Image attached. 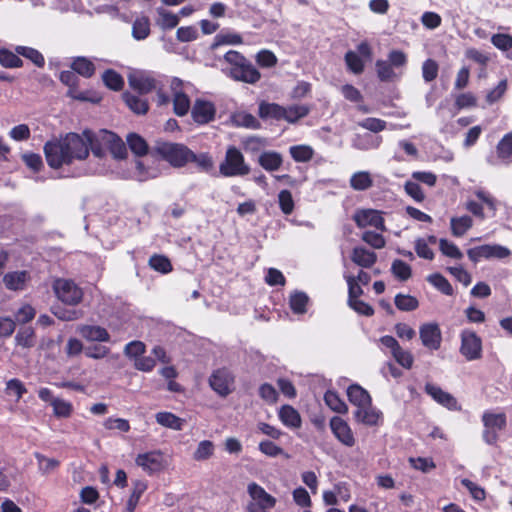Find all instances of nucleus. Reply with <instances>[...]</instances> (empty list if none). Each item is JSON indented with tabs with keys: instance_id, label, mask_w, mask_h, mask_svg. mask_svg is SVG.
Here are the masks:
<instances>
[{
	"instance_id": "obj_1",
	"label": "nucleus",
	"mask_w": 512,
	"mask_h": 512,
	"mask_svg": "<svg viewBox=\"0 0 512 512\" xmlns=\"http://www.w3.org/2000/svg\"><path fill=\"white\" fill-rule=\"evenodd\" d=\"M85 139L77 133H68L63 139L48 141L44 145L47 164L53 169H59L64 164H71L74 159L84 160L89 155V147L95 155L100 153L93 147L94 135L84 131Z\"/></svg>"
},
{
	"instance_id": "obj_2",
	"label": "nucleus",
	"mask_w": 512,
	"mask_h": 512,
	"mask_svg": "<svg viewBox=\"0 0 512 512\" xmlns=\"http://www.w3.org/2000/svg\"><path fill=\"white\" fill-rule=\"evenodd\" d=\"M224 60L231 65L229 76L233 80L255 84L261 79L259 70L240 52L229 50Z\"/></svg>"
},
{
	"instance_id": "obj_3",
	"label": "nucleus",
	"mask_w": 512,
	"mask_h": 512,
	"mask_svg": "<svg viewBox=\"0 0 512 512\" xmlns=\"http://www.w3.org/2000/svg\"><path fill=\"white\" fill-rule=\"evenodd\" d=\"M251 172L242 151L234 146L227 147L224 159L219 164V173L223 177H243Z\"/></svg>"
},
{
	"instance_id": "obj_4",
	"label": "nucleus",
	"mask_w": 512,
	"mask_h": 512,
	"mask_svg": "<svg viewBox=\"0 0 512 512\" xmlns=\"http://www.w3.org/2000/svg\"><path fill=\"white\" fill-rule=\"evenodd\" d=\"M155 153L172 167L181 168L189 163L193 151L182 143L159 141L154 147Z\"/></svg>"
},
{
	"instance_id": "obj_5",
	"label": "nucleus",
	"mask_w": 512,
	"mask_h": 512,
	"mask_svg": "<svg viewBox=\"0 0 512 512\" xmlns=\"http://www.w3.org/2000/svg\"><path fill=\"white\" fill-rule=\"evenodd\" d=\"M481 421L483 424V441L488 445H496L499 440V433L505 430L507 426L506 414L487 410L482 414Z\"/></svg>"
},
{
	"instance_id": "obj_6",
	"label": "nucleus",
	"mask_w": 512,
	"mask_h": 512,
	"mask_svg": "<svg viewBox=\"0 0 512 512\" xmlns=\"http://www.w3.org/2000/svg\"><path fill=\"white\" fill-rule=\"evenodd\" d=\"M459 352L467 361L481 359L483 355L481 337L472 329H463L460 332Z\"/></svg>"
},
{
	"instance_id": "obj_7",
	"label": "nucleus",
	"mask_w": 512,
	"mask_h": 512,
	"mask_svg": "<svg viewBox=\"0 0 512 512\" xmlns=\"http://www.w3.org/2000/svg\"><path fill=\"white\" fill-rule=\"evenodd\" d=\"M247 492L251 497V501L247 505L248 512H268L276 505V498L256 482L248 484Z\"/></svg>"
},
{
	"instance_id": "obj_8",
	"label": "nucleus",
	"mask_w": 512,
	"mask_h": 512,
	"mask_svg": "<svg viewBox=\"0 0 512 512\" xmlns=\"http://www.w3.org/2000/svg\"><path fill=\"white\" fill-rule=\"evenodd\" d=\"M208 382L210 388L221 397H227L235 389V375L227 367L215 369Z\"/></svg>"
},
{
	"instance_id": "obj_9",
	"label": "nucleus",
	"mask_w": 512,
	"mask_h": 512,
	"mask_svg": "<svg viewBox=\"0 0 512 512\" xmlns=\"http://www.w3.org/2000/svg\"><path fill=\"white\" fill-rule=\"evenodd\" d=\"M53 288L58 299L67 305H77L82 301L83 291L72 280L58 279Z\"/></svg>"
},
{
	"instance_id": "obj_10",
	"label": "nucleus",
	"mask_w": 512,
	"mask_h": 512,
	"mask_svg": "<svg viewBox=\"0 0 512 512\" xmlns=\"http://www.w3.org/2000/svg\"><path fill=\"white\" fill-rule=\"evenodd\" d=\"M135 463L150 476L161 472L166 464L164 454L160 450L138 454L135 458Z\"/></svg>"
},
{
	"instance_id": "obj_11",
	"label": "nucleus",
	"mask_w": 512,
	"mask_h": 512,
	"mask_svg": "<svg viewBox=\"0 0 512 512\" xmlns=\"http://www.w3.org/2000/svg\"><path fill=\"white\" fill-rule=\"evenodd\" d=\"M329 427L334 437L343 446L351 448L356 444L354 432L343 418L333 416L329 421Z\"/></svg>"
},
{
	"instance_id": "obj_12",
	"label": "nucleus",
	"mask_w": 512,
	"mask_h": 512,
	"mask_svg": "<svg viewBox=\"0 0 512 512\" xmlns=\"http://www.w3.org/2000/svg\"><path fill=\"white\" fill-rule=\"evenodd\" d=\"M129 86L139 94H148L158 88L160 82L148 71H136L128 77Z\"/></svg>"
},
{
	"instance_id": "obj_13",
	"label": "nucleus",
	"mask_w": 512,
	"mask_h": 512,
	"mask_svg": "<svg viewBox=\"0 0 512 512\" xmlns=\"http://www.w3.org/2000/svg\"><path fill=\"white\" fill-rule=\"evenodd\" d=\"M191 116L198 125H206L214 121L216 117V107L213 102L196 99L191 109Z\"/></svg>"
},
{
	"instance_id": "obj_14",
	"label": "nucleus",
	"mask_w": 512,
	"mask_h": 512,
	"mask_svg": "<svg viewBox=\"0 0 512 512\" xmlns=\"http://www.w3.org/2000/svg\"><path fill=\"white\" fill-rule=\"evenodd\" d=\"M424 391L434 401H436L438 404L447 408L450 411H458L461 409L460 405L458 404L457 399L452 394L442 390L437 385H434L432 383H426L425 387H424Z\"/></svg>"
},
{
	"instance_id": "obj_15",
	"label": "nucleus",
	"mask_w": 512,
	"mask_h": 512,
	"mask_svg": "<svg viewBox=\"0 0 512 512\" xmlns=\"http://www.w3.org/2000/svg\"><path fill=\"white\" fill-rule=\"evenodd\" d=\"M419 335L423 346L438 350L442 343V333L437 323H425L420 326Z\"/></svg>"
},
{
	"instance_id": "obj_16",
	"label": "nucleus",
	"mask_w": 512,
	"mask_h": 512,
	"mask_svg": "<svg viewBox=\"0 0 512 512\" xmlns=\"http://www.w3.org/2000/svg\"><path fill=\"white\" fill-rule=\"evenodd\" d=\"M353 220L360 228L372 226L376 229H384V218L381 212L375 209H358L353 215Z\"/></svg>"
},
{
	"instance_id": "obj_17",
	"label": "nucleus",
	"mask_w": 512,
	"mask_h": 512,
	"mask_svg": "<svg viewBox=\"0 0 512 512\" xmlns=\"http://www.w3.org/2000/svg\"><path fill=\"white\" fill-rule=\"evenodd\" d=\"M59 80L62 84L68 87V97L80 101L88 100L86 94L84 92L79 91V78L72 69L61 71L59 75Z\"/></svg>"
},
{
	"instance_id": "obj_18",
	"label": "nucleus",
	"mask_w": 512,
	"mask_h": 512,
	"mask_svg": "<svg viewBox=\"0 0 512 512\" xmlns=\"http://www.w3.org/2000/svg\"><path fill=\"white\" fill-rule=\"evenodd\" d=\"M354 419L356 422L366 426H377L382 420V412L373 407L372 403L369 406H363L354 411Z\"/></svg>"
},
{
	"instance_id": "obj_19",
	"label": "nucleus",
	"mask_w": 512,
	"mask_h": 512,
	"mask_svg": "<svg viewBox=\"0 0 512 512\" xmlns=\"http://www.w3.org/2000/svg\"><path fill=\"white\" fill-rule=\"evenodd\" d=\"M30 273L26 270L8 272L3 276V283L10 291H22L30 281Z\"/></svg>"
},
{
	"instance_id": "obj_20",
	"label": "nucleus",
	"mask_w": 512,
	"mask_h": 512,
	"mask_svg": "<svg viewBox=\"0 0 512 512\" xmlns=\"http://www.w3.org/2000/svg\"><path fill=\"white\" fill-rule=\"evenodd\" d=\"M79 334L87 341L108 342L110 341L109 332L98 325H81L78 328Z\"/></svg>"
},
{
	"instance_id": "obj_21",
	"label": "nucleus",
	"mask_w": 512,
	"mask_h": 512,
	"mask_svg": "<svg viewBox=\"0 0 512 512\" xmlns=\"http://www.w3.org/2000/svg\"><path fill=\"white\" fill-rule=\"evenodd\" d=\"M347 397L349 402L356 406L357 409L363 406H369L372 402L369 392L359 384H351L347 388Z\"/></svg>"
},
{
	"instance_id": "obj_22",
	"label": "nucleus",
	"mask_w": 512,
	"mask_h": 512,
	"mask_svg": "<svg viewBox=\"0 0 512 512\" xmlns=\"http://www.w3.org/2000/svg\"><path fill=\"white\" fill-rule=\"evenodd\" d=\"M278 417L283 425L291 429H298L302 425L299 412L291 405L285 404L280 407Z\"/></svg>"
},
{
	"instance_id": "obj_23",
	"label": "nucleus",
	"mask_w": 512,
	"mask_h": 512,
	"mask_svg": "<svg viewBox=\"0 0 512 512\" xmlns=\"http://www.w3.org/2000/svg\"><path fill=\"white\" fill-rule=\"evenodd\" d=\"M258 116L262 120L281 121L284 117V106L278 103L261 101L258 106Z\"/></svg>"
},
{
	"instance_id": "obj_24",
	"label": "nucleus",
	"mask_w": 512,
	"mask_h": 512,
	"mask_svg": "<svg viewBox=\"0 0 512 512\" xmlns=\"http://www.w3.org/2000/svg\"><path fill=\"white\" fill-rule=\"evenodd\" d=\"M258 164L266 171H277L283 164V157L277 151H264L258 157Z\"/></svg>"
},
{
	"instance_id": "obj_25",
	"label": "nucleus",
	"mask_w": 512,
	"mask_h": 512,
	"mask_svg": "<svg viewBox=\"0 0 512 512\" xmlns=\"http://www.w3.org/2000/svg\"><path fill=\"white\" fill-rule=\"evenodd\" d=\"M351 260L362 268H370L376 263L377 255L375 252L359 246L353 248Z\"/></svg>"
},
{
	"instance_id": "obj_26",
	"label": "nucleus",
	"mask_w": 512,
	"mask_h": 512,
	"mask_svg": "<svg viewBox=\"0 0 512 512\" xmlns=\"http://www.w3.org/2000/svg\"><path fill=\"white\" fill-rule=\"evenodd\" d=\"M70 68L84 78H91L96 71L95 64L87 57L77 56L72 59Z\"/></svg>"
},
{
	"instance_id": "obj_27",
	"label": "nucleus",
	"mask_w": 512,
	"mask_h": 512,
	"mask_svg": "<svg viewBox=\"0 0 512 512\" xmlns=\"http://www.w3.org/2000/svg\"><path fill=\"white\" fill-rule=\"evenodd\" d=\"M122 98L131 111L138 115H145L149 110V103L146 99L134 95L130 92H124Z\"/></svg>"
},
{
	"instance_id": "obj_28",
	"label": "nucleus",
	"mask_w": 512,
	"mask_h": 512,
	"mask_svg": "<svg viewBox=\"0 0 512 512\" xmlns=\"http://www.w3.org/2000/svg\"><path fill=\"white\" fill-rule=\"evenodd\" d=\"M310 113V107L308 105H290L288 107H284V117L282 120L295 124L300 119L306 117Z\"/></svg>"
},
{
	"instance_id": "obj_29",
	"label": "nucleus",
	"mask_w": 512,
	"mask_h": 512,
	"mask_svg": "<svg viewBox=\"0 0 512 512\" xmlns=\"http://www.w3.org/2000/svg\"><path fill=\"white\" fill-rule=\"evenodd\" d=\"M156 421L163 427L173 430H182L185 420L176 416L171 412H158L156 414Z\"/></svg>"
},
{
	"instance_id": "obj_30",
	"label": "nucleus",
	"mask_w": 512,
	"mask_h": 512,
	"mask_svg": "<svg viewBox=\"0 0 512 512\" xmlns=\"http://www.w3.org/2000/svg\"><path fill=\"white\" fill-rule=\"evenodd\" d=\"M157 13L159 17L156 20V24L162 30H171L179 24L180 19L177 14H174L162 7L157 8Z\"/></svg>"
},
{
	"instance_id": "obj_31",
	"label": "nucleus",
	"mask_w": 512,
	"mask_h": 512,
	"mask_svg": "<svg viewBox=\"0 0 512 512\" xmlns=\"http://www.w3.org/2000/svg\"><path fill=\"white\" fill-rule=\"evenodd\" d=\"M150 19L147 16L137 17L132 25V36L136 40L146 39L151 32Z\"/></svg>"
},
{
	"instance_id": "obj_32",
	"label": "nucleus",
	"mask_w": 512,
	"mask_h": 512,
	"mask_svg": "<svg viewBox=\"0 0 512 512\" xmlns=\"http://www.w3.org/2000/svg\"><path fill=\"white\" fill-rule=\"evenodd\" d=\"M16 345L23 348H32L36 344V333L35 330L28 327H21L15 335Z\"/></svg>"
},
{
	"instance_id": "obj_33",
	"label": "nucleus",
	"mask_w": 512,
	"mask_h": 512,
	"mask_svg": "<svg viewBox=\"0 0 512 512\" xmlns=\"http://www.w3.org/2000/svg\"><path fill=\"white\" fill-rule=\"evenodd\" d=\"M350 186L356 191H365L373 186V179L369 172L359 171L351 176Z\"/></svg>"
},
{
	"instance_id": "obj_34",
	"label": "nucleus",
	"mask_w": 512,
	"mask_h": 512,
	"mask_svg": "<svg viewBox=\"0 0 512 512\" xmlns=\"http://www.w3.org/2000/svg\"><path fill=\"white\" fill-rule=\"evenodd\" d=\"M232 122L237 127H244L248 129H259L261 123L257 118L248 112H239L232 115Z\"/></svg>"
},
{
	"instance_id": "obj_35",
	"label": "nucleus",
	"mask_w": 512,
	"mask_h": 512,
	"mask_svg": "<svg viewBox=\"0 0 512 512\" xmlns=\"http://www.w3.org/2000/svg\"><path fill=\"white\" fill-rule=\"evenodd\" d=\"M309 297L305 292L296 291L290 295L289 306L293 313L304 314L307 311Z\"/></svg>"
},
{
	"instance_id": "obj_36",
	"label": "nucleus",
	"mask_w": 512,
	"mask_h": 512,
	"mask_svg": "<svg viewBox=\"0 0 512 512\" xmlns=\"http://www.w3.org/2000/svg\"><path fill=\"white\" fill-rule=\"evenodd\" d=\"M324 401L331 410L337 413L346 414L348 412L347 404L340 398L336 391H326L324 394Z\"/></svg>"
},
{
	"instance_id": "obj_37",
	"label": "nucleus",
	"mask_w": 512,
	"mask_h": 512,
	"mask_svg": "<svg viewBox=\"0 0 512 512\" xmlns=\"http://www.w3.org/2000/svg\"><path fill=\"white\" fill-rule=\"evenodd\" d=\"M127 144L136 156L142 157L148 153V144L146 140L137 133H130L127 136Z\"/></svg>"
},
{
	"instance_id": "obj_38",
	"label": "nucleus",
	"mask_w": 512,
	"mask_h": 512,
	"mask_svg": "<svg viewBox=\"0 0 512 512\" xmlns=\"http://www.w3.org/2000/svg\"><path fill=\"white\" fill-rule=\"evenodd\" d=\"M15 52H17V54H19L20 56H23L24 58L30 60L34 65H36L39 68H42L45 65L44 56L35 48L27 46H17L15 48Z\"/></svg>"
},
{
	"instance_id": "obj_39",
	"label": "nucleus",
	"mask_w": 512,
	"mask_h": 512,
	"mask_svg": "<svg viewBox=\"0 0 512 512\" xmlns=\"http://www.w3.org/2000/svg\"><path fill=\"white\" fill-rule=\"evenodd\" d=\"M451 231L456 237L463 236L473 225V220L470 216H461L451 218Z\"/></svg>"
},
{
	"instance_id": "obj_40",
	"label": "nucleus",
	"mask_w": 512,
	"mask_h": 512,
	"mask_svg": "<svg viewBox=\"0 0 512 512\" xmlns=\"http://www.w3.org/2000/svg\"><path fill=\"white\" fill-rule=\"evenodd\" d=\"M427 281L442 294L452 296L454 289L450 282L440 273H433L427 277Z\"/></svg>"
},
{
	"instance_id": "obj_41",
	"label": "nucleus",
	"mask_w": 512,
	"mask_h": 512,
	"mask_svg": "<svg viewBox=\"0 0 512 512\" xmlns=\"http://www.w3.org/2000/svg\"><path fill=\"white\" fill-rule=\"evenodd\" d=\"M394 303L398 310L405 312L414 311L419 307V301L416 297L402 293L395 296Z\"/></svg>"
},
{
	"instance_id": "obj_42",
	"label": "nucleus",
	"mask_w": 512,
	"mask_h": 512,
	"mask_svg": "<svg viewBox=\"0 0 512 512\" xmlns=\"http://www.w3.org/2000/svg\"><path fill=\"white\" fill-rule=\"evenodd\" d=\"M102 80L106 87L113 91H120L124 87L123 77L113 69H107L102 75Z\"/></svg>"
},
{
	"instance_id": "obj_43",
	"label": "nucleus",
	"mask_w": 512,
	"mask_h": 512,
	"mask_svg": "<svg viewBox=\"0 0 512 512\" xmlns=\"http://www.w3.org/2000/svg\"><path fill=\"white\" fill-rule=\"evenodd\" d=\"M189 163H195L198 170L205 173H210L214 167L213 158L207 152L200 154L193 152V156L189 157Z\"/></svg>"
},
{
	"instance_id": "obj_44",
	"label": "nucleus",
	"mask_w": 512,
	"mask_h": 512,
	"mask_svg": "<svg viewBox=\"0 0 512 512\" xmlns=\"http://www.w3.org/2000/svg\"><path fill=\"white\" fill-rule=\"evenodd\" d=\"M190 109V99L183 91H177L173 98L174 113L179 116H185Z\"/></svg>"
},
{
	"instance_id": "obj_45",
	"label": "nucleus",
	"mask_w": 512,
	"mask_h": 512,
	"mask_svg": "<svg viewBox=\"0 0 512 512\" xmlns=\"http://www.w3.org/2000/svg\"><path fill=\"white\" fill-rule=\"evenodd\" d=\"M0 64L5 68H20L23 66V60L19 54L14 53L6 48L0 49Z\"/></svg>"
},
{
	"instance_id": "obj_46",
	"label": "nucleus",
	"mask_w": 512,
	"mask_h": 512,
	"mask_svg": "<svg viewBox=\"0 0 512 512\" xmlns=\"http://www.w3.org/2000/svg\"><path fill=\"white\" fill-rule=\"evenodd\" d=\"M344 60L349 71L356 75L363 73L365 64L360 55L356 52L349 50L346 52Z\"/></svg>"
},
{
	"instance_id": "obj_47",
	"label": "nucleus",
	"mask_w": 512,
	"mask_h": 512,
	"mask_svg": "<svg viewBox=\"0 0 512 512\" xmlns=\"http://www.w3.org/2000/svg\"><path fill=\"white\" fill-rule=\"evenodd\" d=\"M290 155L296 162H308L313 158L314 151L308 145H294L289 149Z\"/></svg>"
},
{
	"instance_id": "obj_48",
	"label": "nucleus",
	"mask_w": 512,
	"mask_h": 512,
	"mask_svg": "<svg viewBox=\"0 0 512 512\" xmlns=\"http://www.w3.org/2000/svg\"><path fill=\"white\" fill-rule=\"evenodd\" d=\"M149 266L162 274L172 271L173 267L168 257L164 255L154 254L149 259Z\"/></svg>"
},
{
	"instance_id": "obj_49",
	"label": "nucleus",
	"mask_w": 512,
	"mask_h": 512,
	"mask_svg": "<svg viewBox=\"0 0 512 512\" xmlns=\"http://www.w3.org/2000/svg\"><path fill=\"white\" fill-rule=\"evenodd\" d=\"M53 414L57 418H69L73 414V405L71 402L56 398L52 400Z\"/></svg>"
},
{
	"instance_id": "obj_50",
	"label": "nucleus",
	"mask_w": 512,
	"mask_h": 512,
	"mask_svg": "<svg viewBox=\"0 0 512 512\" xmlns=\"http://www.w3.org/2000/svg\"><path fill=\"white\" fill-rule=\"evenodd\" d=\"M392 274L400 281H407L412 276L410 265L400 259H395L391 266Z\"/></svg>"
},
{
	"instance_id": "obj_51",
	"label": "nucleus",
	"mask_w": 512,
	"mask_h": 512,
	"mask_svg": "<svg viewBox=\"0 0 512 512\" xmlns=\"http://www.w3.org/2000/svg\"><path fill=\"white\" fill-rule=\"evenodd\" d=\"M108 141L110 142L111 153L119 159H123L126 156L127 149L120 137L113 132H107Z\"/></svg>"
},
{
	"instance_id": "obj_52",
	"label": "nucleus",
	"mask_w": 512,
	"mask_h": 512,
	"mask_svg": "<svg viewBox=\"0 0 512 512\" xmlns=\"http://www.w3.org/2000/svg\"><path fill=\"white\" fill-rule=\"evenodd\" d=\"M498 158L507 160L512 156V132L505 134L496 147Z\"/></svg>"
},
{
	"instance_id": "obj_53",
	"label": "nucleus",
	"mask_w": 512,
	"mask_h": 512,
	"mask_svg": "<svg viewBox=\"0 0 512 512\" xmlns=\"http://www.w3.org/2000/svg\"><path fill=\"white\" fill-rule=\"evenodd\" d=\"M455 108L459 111L477 106V97L472 92L460 93L455 97Z\"/></svg>"
},
{
	"instance_id": "obj_54",
	"label": "nucleus",
	"mask_w": 512,
	"mask_h": 512,
	"mask_svg": "<svg viewBox=\"0 0 512 512\" xmlns=\"http://www.w3.org/2000/svg\"><path fill=\"white\" fill-rule=\"evenodd\" d=\"M378 78L383 81H391L395 77L393 66L386 60H377L375 63Z\"/></svg>"
},
{
	"instance_id": "obj_55",
	"label": "nucleus",
	"mask_w": 512,
	"mask_h": 512,
	"mask_svg": "<svg viewBox=\"0 0 512 512\" xmlns=\"http://www.w3.org/2000/svg\"><path fill=\"white\" fill-rule=\"evenodd\" d=\"M256 63L262 68H272L277 65L276 55L267 49L260 50L255 57Z\"/></svg>"
},
{
	"instance_id": "obj_56",
	"label": "nucleus",
	"mask_w": 512,
	"mask_h": 512,
	"mask_svg": "<svg viewBox=\"0 0 512 512\" xmlns=\"http://www.w3.org/2000/svg\"><path fill=\"white\" fill-rule=\"evenodd\" d=\"M214 453V444L210 440H203L201 441L197 449L195 450L193 454V458L196 461H203L209 459Z\"/></svg>"
},
{
	"instance_id": "obj_57",
	"label": "nucleus",
	"mask_w": 512,
	"mask_h": 512,
	"mask_svg": "<svg viewBox=\"0 0 512 512\" xmlns=\"http://www.w3.org/2000/svg\"><path fill=\"white\" fill-rule=\"evenodd\" d=\"M278 202H279L280 210L285 215H290L293 212L295 203H294L292 194L289 190L284 189L279 192Z\"/></svg>"
},
{
	"instance_id": "obj_58",
	"label": "nucleus",
	"mask_w": 512,
	"mask_h": 512,
	"mask_svg": "<svg viewBox=\"0 0 512 512\" xmlns=\"http://www.w3.org/2000/svg\"><path fill=\"white\" fill-rule=\"evenodd\" d=\"M259 397L266 403L272 405L277 403L279 394L277 390L269 383H263L258 389Z\"/></svg>"
},
{
	"instance_id": "obj_59",
	"label": "nucleus",
	"mask_w": 512,
	"mask_h": 512,
	"mask_svg": "<svg viewBox=\"0 0 512 512\" xmlns=\"http://www.w3.org/2000/svg\"><path fill=\"white\" fill-rule=\"evenodd\" d=\"M439 65L434 59H427L422 65V76L425 82L434 81L438 76Z\"/></svg>"
},
{
	"instance_id": "obj_60",
	"label": "nucleus",
	"mask_w": 512,
	"mask_h": 512,
	"mask_svg": "<svg viewBox=\"0 0 512 512\" xmlns=\"http://www.w3.org/2000/svg\"><path fill=\"white\" fill-rule=\"evenodd\" d=\"M439 249L442 254L447 257L457 260H460L463 257V253L460 251V249L447 239L442 238L439 240Z\"/></svg>"
},
{
	"instance_id": "obj_61",
	"label": "nucleus",
	"mask_w": 512,
	"mask_h": 512,
	"mask_svg": "<svg viewBox=\"0 0 512 512\" xmlns=\"http://www.w3.org/2000/svg\"><path fill=\"white\" fill-rule=\"evenodd\" d=\"M145 352L146 345L139 340L129 342L124 348V354L129 358H133L134 361L141 357Z\"/></svg>"
},
{
	"instance_id": "obj_62",
	"label": "nucleus",
	"mask_w": 512,
	"mask_h": 512,
	"mask_svg": "<svg viewBox=\"0 0 512 512\" xmlns=\"http://www.w3.org/2000/svg\"><path fill=\"white\" fill-rule=\"evenodd\" d=\"M358 125L366 130L378 133L386 129L387 123L379 118L368 117L360 121Z\"/></svg>"
},
{
	"instance_id": "obj_63",
	"label": "nucleus",
	"mask_w": 512,
	"mask_h": 512,
	"mask_svg": "<svg viewBox=\"0 0 512 512\" xmlns=\"http://www.w3.org/2000/svg\"><path fill=\"white\" fill-rule=\"evenodd\" d=\"M392 356L395 361L403 368H412L414 362L413 355L409 351L402 349L401 346H399V348L392 353Z\"/></svg>"
},
{
	"instance_id": "obj_64",
	"label": "nucleus",
	"mask_w": 512,
	"mask_h": 512,
	"mask_svg": "<svg viewBox=\"0 0 512 512\" xmlns=\"http://www.w3.org/2000/svg\"><path fill=\"white\" fill-rule=\"evenodd\" d=\"M491 43L501 51L512 49V36L507 33H497L492 35Z\"/></svg>"
}]
</instances>
